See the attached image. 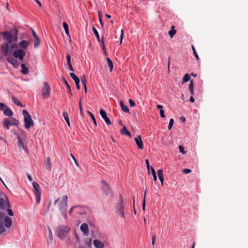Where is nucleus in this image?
Here are the masks:
<instances>
[{
  "label": "nucleus",
  "instance_id": "nucleus-1",
  "mask_svg": "<svg viewBox=\"0 0 248 248\" xmlns=\"http://www.w3.org/2000/svg\"><path fill=\"white\" fill-rule=\"evenodd\" d=\"M18 30L16 28L10 31H5L0 33L2 35L3 39L6 41V43L2 44L1 46V50L3 52L4 56H7L9 52V44L12 43L13 41L16 42L17 41Z\"/></svg>",
  "mask_w": 248,
  "mask_h": 248
},
{
  "label": "nucleus",
  "instance_id": "nucleus-2",
  "mask_svg": "<svg viewBox=\"0 0 248 248\" xmlns=\"http://www.w3.org/2000/svg\"><path fill=\"white\" fill-rule=\"evenodd\" d=\"M67 199L68 197L67 195L64 196L62 199L59 198L54 202V204L60 202L59 204V209L62 213V215L65 219L67 218Z\"/></svg>",
  "mask_w": 248,
  "mask_h": 248
},
{
  "label": "nucleus",
  "instance_id": "nucleus-3",
  "mask_svg": "<svg viewBox=\"0 0 248 248\" xmlns=\"http://www.w3.org/2000/svg\"><path fill=\"white\" fill-rule=\"evenodd\" d=\"M22 114L24 116L25 127L26 129H29L31 126L33 125L34 123L30 114L27 110L23 109L22 110Z\"/></svg>",
  "mask_w": 248,
  "mask_h": 248
},
{
  "label": "nucleus",
  "instance_id": "nucleus-4",
  "mask_svg": "<svg viewBox=\"0 0 248 248\" xmlns=\"http://www.w3.org/2000/svg\"><path fill=\"white\" fill-rule=\"evenodd\" d=\"M70 230V228L66 225L60 226L57 230V236L61 239L65 238Z\"/></svg>",
  "mask_w": 248,
  "mask_h": 248
},
{
  "label": "nucleus",
  "instance_id": "nucleus-5",
  "mask_svg": "<svg viewBox=\"0 0 248 248\" xmlns=\"http://www.w3.org/2000/svg\"><path fill=\"white\" fill-rule=\"evenodd\" d=\"M2 124L3 126L8 130L11 125H18L19 122L14 118H5Z\"/></svg>",
  "mask_w": 248,
  "mask_h": 248
},
{
  "label": "nucleus",
  "instance_id": "nucleus-6",
  "mask_svg": "<svg viewBox=\"0 0 248 248\" xmlns=\"http://www.w3.org/2000/svg\"><path fill=\"white\" fill-rule=\"evenodd\" d=\"M12 54L16 58H18L20 60L22 61L25 56V52L21 48H18L14 51L9 50V54Z\"/></svg>",
  "mask_w": 248,
  "mask_h": 248
},
{
  "label": "nucleus",
  "instance_id": "nucleus-7",
  "mask_svg": "<svg viewBox=\"0 0 248 248\" xmlns=\"http://www.w3.org/2000/svg\"><path fill=\"white\" fill-rule=\"evenodd\" d=\"M101 188L104 193L108 197H112V192L109 186L104 181H102Z\"/></svg>",
  "mask_w": 248,
  "mask_h": 248
},
{
  "label": "nucleus",
  "instance_id": "nucleus-8",
  "mask_svg": "<svg viewBox=\"0 0 248 248\" xmlns=\"http://www.w3.org/2000/svg\"><path fill=\"white\" fill-rule=\"evenodd\" d=\"M34 193L36 196V202L39 203L41 200V188L38 183L33 182L32 184Z\"/></svg>",
  "mask_w": 248,
  "mask_h": 248
},
{
  "label": "nucleus",
  "instance_id": "nucleus-9",
  "mask_svg": "<svg viewBox=\"0 0 248 248\" xmlns=\"http://www.w3.org/2000/svg\"><path fill=\"white\" fill-rule=\"evenodd\" d=\"M50 87L46 82H44L42 89V94L44 98H48L50 96Z\"/></svg>",
  "mask_w": 248,
  "mask_h": 248
},
{
  "label": "nucleus",
  "instance_id": "nucleus-10",
  "mask_svg": "<svg viewBox=\"0 0 248 248\" xmlns=\"http://www.w3.org/2000/svg\"><path fill=\"white\" fill-rule=\"evenodd\" d=\"M123 198L121 195H120L119 199L117 205V212L121 217H124V214L123 212Z\"/></svg>",
  "mask_w": 248,
  "mask_h": 248
},
{
  "label": "nucleus",
  "instance_id": "nucleus-11",
  "mask_svg": "<svg viewBox=\"0 0 248 248\" xmlns=\"http://www.w3.org/2000/svg\"><path fill=\"white\" fill-rule=\"evenodd\" d=\"M9 207L10 203L7 198L6 197H5V199L0 198V208L4 210Z\"/></svg>",
  "mask_w": 248,
  "mask_h": 248
},
{
  "label": "nucleus",
  "instance_id": "nucleus-12",
  "mask_svg": "<svg viewBox=\"0 0 248 248\" xmlns=\"http://www.w3.org/2000/svg\"><path fill=\"white\" fill-rule=\"evenodd\" d=\"M75 206V213L76 214L82 215L86 213L85 208L81 205H76Z\"/></svg>",
  "mask_w": 248,
  "mask_h": 248
},
{
  "label": "nucleus",
  "instance_id": "nucleus-13",
  "mask_svg": "<svg viewBox=\"0 0 248 248\" xmlns=\"http://www.w3.org/2000/svg\"><path fill=\"white\" fill-rule=\"evenodd\" d=\"M100 114L101 117L104 119L105 122L107 124H111V121L109 118L107 116L106 112L104 109L102 108L100 109Z\"/></svg>",
  "mask_w": 248,
  "mask_h": 248
},
{
  "label": "nucleus",
  "instance_id": "nucleus-14",
  "mask_svg": "<svg viewBox=\"0 0 248 248\" xmlns=\"http://www.w3.org/2000/svg\"><path fill=\"white\" fill-rule=\"evenodd\" d=\"M80 230L83 232V234L85 236H87L89 233V230L88 225L87 223H82L80 226Z\"/></svg>",
  "mask_w": 248,
  "mask_h": 248
},
{
  "label": "nucleus",
  "instance_id": "nucleus-15",
  "mask_svg": "<svg viewBox=\"0 0 248 248\" xmlns=\"http://www.w3.org/2000/svg\"><path fill=\"white\" fill-rule=\"evenodd\" d=\"M30 44V42L29 41L23 40L19 42L18 44V46L20 47L19 48H21L24 50L27 49Z\"/></svg>",
  "mask_w": 248,
  "mask_h": 248
},
{
  "label": "nucleus",
  "instance_id": "nucleus-16",
  "mask_svg": "<svg viewBox=\"0 0 248 248\" xmlns=\"http://www.w3.org/2000/svg\"><path fill=\"white\" fill-rule=\"evenodd\" d=\"M4 224L6 228H10L12 224V220L11 218L8 216L5 217L4 218Z\"/></svg>",
  "mask_w": 248,
  "mask_h": 248
},
{
  "label": "nucleus",
  "instance_id": "nucleus-17",
  "mask_svg": "<svg viewBox=\"0 0 248 248\" xmlns=\"http://www.w3.org/2000/svg\"><path fill=\"white\" fill-rule=\"evenodd\" d=\"M32 32L33 36L34 38V47H37L40 45V39H39L38 35H37L36 32L32 30Z\"/></svg>",
  "mask_w": 248,
  "mask_h": 248
},
{
  "label": "nucleus",
  "instance_id": "nucleus-18",
  "mask_svg": "<svg viewBox=\"0 0 248 248\" xmlns=\"http://www.w3.org/2000/svg\"><path fill=\"white\" fill-rule=\"evenodd\" d=\"M135 141L140 149H143V145L140 136H139L135 138Z\"/></svg>",
  "mask_w": 248,
  "mask_h": 248
},
{
  "label": "nucleus",
  "instance_id": "nucleus-19",
  "mask_svg": "<svg viewBox=\"0 0 248 248\" xmlns=\"http://www.w3.org/2000/svg\"><path fill=\"white\" fill-rule=\"evenodd\" d=\"M93 244L95 248H104V244L100 241L95 239L93 241Z\"/></svg>",
  "mask_w": 248,
  "mask_h": 248
},
{
  "label": "nucleus",
  "instance_id": "nucleus-20",
  "mask_svg": "<svg viewBox=\"0 0 248 248\" xmlns=\"http://www.w3.org/2000/svg\"><path fill=\"white\" fill-rule=\"evenodd\" d=\"M7 61L11 63L15 67H17L18 63L16 60L13 57H8L7 58Z\"/></svg>",
  "mask_w": 248,
  "mask_h": 248
},
{
  "label": "nucleus",
  "instance_id": "nucleus-21",
  "mask_svg": "<svg viewBox=\"0 0 248 248\" xmlns=\"http://www.w3.org/2000/svg\"><path fill=\"white\" fill-rule=\"evenodd\" d=\"M120 133L122 135H126L129 137L131 136L130 132L127 129L125 125H123V128L121 130Z\"/></svg>",
  "mask_w": 248,
  "mask_h": 248
},
{
  "label": "nucleus",
  "instance_id": "nucleus-22",
  "mask_svg": "<svg viewBox=\"0 0 248 248\" xmlns=\"http://www.w3.org/2000/svg\"><path fill=\"white\" fill-rule=\"evenodd\" d=\"M44 165L46 170H51L50 158L49 157H47L46 162H45Z\"/></svg>",
  "mask_w": 248,
  "mask_h": 248
},
{
  "label": "nucleus",
  "instance_id": "nucleus-23",
  "mask_svg": "<svg viewBox=\"0 0 248 248\" xmlns=\"http://www.w3.org/2000/svg\"><path fill=\"white\" fill-rule=\"evenodd\" d=\"M17 139H18V147L20 148H23L24 149H26V148L25 147L23 140L21 139V138L19 137L18 135H17Z\"/></svg>",
  "mask_w": 248,
  "mask_h": 248
},
{
  "label": "nucleus",
  "instance_id": "nucleus-24",
  "mask_svg": "<svg viewBox=\"0 0 248 248\" xmlns=\"http://www.w3.org/2000/svg\"><path fill=\"white\" fill-rule=\"evenodd\" d=\"M120 103L122 109L124 112L129 113V108L126 105H125V104H124V102L122 100H121L120 101Z\"/></svg>",
  "mask_w": 248,
  "mask_h": 248
},
{
  "label": "nucleus",
  "instance_id": "nucleus-25",
  "mask_svg": "<svg viewBox=\"0 0 248 248\" xmlns=\"http://www.w3.org/2000/svg\"><path fill=\"white\" fill-rule=\"evenodd\" d=\"M3 113L6 116L8 117H11L13 114L12 111L8 107L3 110Z\"/></svg>",
  "mask_w": 248,
  "mask_h": 248
},
{
  "label": "nucleus",
  "instance_id": "nucleus-26",
  "mask_svg": "<svg viewBox=\"0 0 248 248\" xmlns=\"http://www.w3.org/2000/svg\"><path fill=\"white\" fill-rule=\"evenodd\" d=\"M107 61L108 62V66L109 68L110 72H111L113 68V64L112 61L108 57L107 58Z\"/></svg>",
  "mask_w": 248,
  "mask_h": 248
},
{
  "label": "nucleus",
  "instance_id": "nucleus-27",
  "mask_svg": "<svg viewBox=\"0 0 248 248\" xmlns=\"http://www.w3.org/2000/svg\"><path fill=\"white\" fill-rule=\"evenodd\" d=\"M21 66L22 67V70L21 71V73L23 75H27L29 73L28 68L25 66V65L23 63H22L21 65Z\"/></svg>",
  "mask_w": 248,
  "mask_h": 248
},
{
  "label": "nucleus",
  "instance_id": "nucleus-28",
  "mask_svg": "<svg viewBox=\"0 0 248 248\" xmlns=\"http://www.w3.org/2000/svg\"><path fill=\"white\" fill-rule=\"evenodd\" d=\"M188 88L190 92L191 95H193L194 94V82L192 80H190Z\"/></svg>",
  "mask_w": 248,
  "mask_h": 248
},
{
  "label": "nucleus",
  "instance_id": "nucleus-29",
  "mask_svg": "<svg viewBox=\"0 0 248 248\" xmlns=\"http://www.w3.org/2000/svg\"><path fill=\"white\" fill-rule=\"evenodd\" d=\"M12 100L17 106L20 107L22 106V103L17 99V98L16 97L12 96Z\"/></svg>",
  "mask_w": 248,
  "mask_h": 248
},
{
  "label": "nucleus",
  "instance_id": "nucleus-30",
  "mask_svg": "<svg viewBox=\"0 0 248 248\" xmlns=\"http://www.w3.org/2000/svg\"><path fill=\"white\" fill-rule=\"evenodd\" d=\"M62 115H63V117L64 119H65V121L66 122L67 124L68 125V126H70V123L68 113L64 111L63 112Z\"/></svg>",
  "mask_w": 248,
  "mask_h": 248
},
{
  "label": "nucleus",
  "instance_id": "nucleus-31",
  "mask_svg": "<svg viewBox=\"0 0 248 248\" xmlns=\"http://www.w3.org/2000/svg\"><path fill=\"white\" fill-rule=\"evenodd\" d=\"M70 76L75 81V83L77 82H80V80L79 78L77 76H76V75L74 73H70Z\"/></svg>",
  "mask_w": 248,
  "mask_h": 248
},
{
  "label": "nucleus",
  "instance_id": "nucleus-32",
  "mask_svg": "<svg viewBox=\"0 0 248 248\" xmlns=\"http://www.w3.org/2000/svg\"><path fill=\"white\" fill-rule=\"evenodd\" d=\"M93 31L95 37H96L97 41L100 42V39L99 34L97 30L94 27H93Z\"/></svg>",
  "mask_w": 248,
  "mask_h": 248
},
{
  "label": "nucleus",
  "instance_id": "nucleus-33",
  "mask_svg": "<svg viewBox=\"0 0 248 248\" xmlns=\"http://www.w3.org/2000/svg\"><path fill=\"white\" fill-rule=\"evenodd\" d=\"M62 25H63V28L64 29V31H65V32L66 34L67 35H69V33L68 26V25L67 24V23L66 22H64L62 23Z\"/></svg>",
  "mask_w": 248,
  "mask_h": 248
},
{
  "label": "nucleus",
  "instance_id": "nucleus-34",
  "mask_svg": "<svg viewBox=\"0 0 248 248\" xmlns=\"http://www.w3.org/2000/svg\"><path fill=\"white\" fill-rule=\"evenodd\" d=\"M49 231V240H47V243L51 242L53 240L52 233L50 228H48Z\"/></svg>",
  "mask_w": 248,
  "mask_h": 248
},
{
  "label": "nucleus",
  "instance_id": "nucleus-35",
  "mask_svg": "<svg viewBox=\"0 0 248 248\" xmlns=\"http://www.w3.org/2000/svg\"><path fill=\"white\" fill-rule=\"evenodd\" d=\"M100 42H101V43L102 49H103L104 53L106 54V46H105V42H104L103 37H102L101 40H100Z\"/></svg>",
  "mask_w": 248,
  "mask_h": 248
},
{
  "label": "nucleus",
  "instance_id": "nucleus-36",
  "mask_svg": "<svg viewBox=\"0 0 248 248\" xmlns=\"http://www.w3.org/2000/svg\"><path fill=\"white\" fill-rule=\"evenodd\" d=\"M191 47H192V50H193V52L194 55L195 56L196 60L197 61H198L199 60V56H198V54H197V52L196 51V49H195L194 46L193 45H192Z\"/></svg>",
  "mask_w": 248,
  "mask_h": 248
},
{
  "label": "nucleus",
  "instance_id": "nucleus-37",
  "mask_svg": "<svg viewBox=\"0 0 248 248\" xmlns=\"http://www.w3.org/2000/svg\"><path fill=\"white\" fill-rule=\"evenodd\" d=\"M190 79V77L189 74H186L183 78V81L184 82H186Z\"/></svg>",
  "mask_w": 248,
  "mask_h": 248
},
{
  "label": "nucleus",
  "instance_id": "nucleus-38",
  "mask_svg": "<svg viewBox=\"0 0 248 248\" xmlns=\"http://www.w3.org/2000/svg\"><path fill=\"white\" fill-rule=\"evenodd\" d=\"M176 32V30H170L169 31V34L170 38H172Z\"/></svg>",
  "mask_w": 248,
  "mask_h": 248
},
{
  "label": "nucleus",
  "instance_id": "nucleus-39",
  "mask_svg": "<svg viewBox=\"0 0 248 248\" xmlns=\"http://www.w3.org/2000/svg\"><path fill=\"white\" fill-rule=\"evenodd\" d=\"M88 114L90 115V116H91L93 121V123L95 125H97V124H96V120H95V118L94 116V115L90 111H88Z\"/></svg>",
  "mask_w": 248,
  "mask_h": 248
},
{
  "label": "nucleus",
  "instance_id": "nucleus-40",
  "mask_svg": "<svg viewBox=\"0 0 248 248\" xmlns=\"http://www.w3.org/2000/svg\"><path fill=\"white\" fill-rule=\"evenodd\" d=\"M5 231V229L3 225V223L0 220V233L4 232Z\"/></svg>",
  "mask_w": 248,
  "mask_h": 248
},
{
  "label": "nucleus",
  "instance_id": "nucleus-41",
  "mask_svg": "<svg viewBox=\"0 0 248 248\" xmlns=\"http://www.w3.org/2000/svg\"><path fill=\"white\" fill-rule=\"evenodd\" d=\"M146 190H145V191L144 192V198H143V202H142V209L144 211L145 210V197H146Z\"/></svg>",
  "mask_w": 248,
  "mask_h": 248
},
{
  "label": "nucleus",
  "instance_id": "nucleus-42",
  "mask_svg": "<svg viewBox=\"0 0 248 248\" xmlns=\"http://www.w3.org/2000/svg\"><path fill=\"white\" fill-rule=\"evenodd\" d=\"M173 123H174L173 119H170V122H169V125H168V129L169 130H170L171 128V127L173 124Z\"/></svg>",
  "mask_w": 248,
  "mask_h": 248
},
{
  "label": "nucleus",
  "instance_id": "nucleus-43",
  "mask_svg": "<svg viewBox=\"0 0 248 248\" xmlns=\"http://www.w3.org/2000/svg\"><path fill=\"white\" fill-rule=\"evenodd\" d=\"M63 81H64V84L66 86L67 88H68L69 93L72 94L71 88L70 87V86H69L68 82L65 79L63 80Z\"/></svg>",
  "mask_w": 248,
  "mask_h": 248
},
{
  "label": "nucleus",
  "instance_id": "nucleus-44",
  "mask_svg": "<svg viewBox=\"0 0 248 248\" xmlns=\"http://www.w3.org/2000/svg\"><path fill=\"white\" fill-rule=\"evenodd\" d=\"M66 61L68 65L72 64L71 62V56L69 54H68L66 56Z\"/></svg>",
  "mask_w": 248,
  "mask_h": 248
},
{
  "label": "nucleus",
  "instance_id": "nucleus-45",
  "mask_svg": "<svg viewBox=\"0 0 248 248\" xmlns=\"http://www.w3.org/2000/svg\"><path fill=\"white\" fill-rule=\"evenodd\" d=\"M145 162H146V166H147V170L148 171V172L150 173V169L151 168V166H150L149 160L148 159H146Z\"/></svg>",
  "mask_w": 248,
  "mask_h": 248
},
{
  "label": "nucleus",
  "instance_id": "nucleus-46",
  "mask_svg": "<svg viewBox=\"0 0 248 248\" xmlns=\"http://www.w3.org/2000/svg\"><path fill=\"white\" fill-rule=\"evenodd\" d=\"M179 150H180V152H181L182 154H186V152L184 150V147H183L181 145H179Z\"/></svg>",
  "mask_w": 248,
  "mask_h": 248
},
{
  "label": "nucleus",
  "instance_id": "nucleus-47",
  "mask_svg": "<svg viewBox=\"0 0 248 248\" xmlns=\"http://www.w3.org/2000/svg\"><path fill=\"white\" fill-rule=\"evenodd\" d=\"M7 107L3 103H0V110H3L4 108H6Z\"/></svg>",
  "mask_w": 248,
  "mask_h": 248
},
{
  "label": "nucleus",
  "instance_id": "nucleus-48",
  "mask_svg": "<svg viewBox=\"0 0 248 248\" xmlns=\"http://www.w3.org/2000/svg\"><path fill=\"white\" fill-rule=\"evenodd\" d=\"M128 101L131 107H133L136 105L135 103L131 99H129Z\"/></svg>",
  "mask_w": 248,
  "mask_h": 248
},
{
  "label": "nucleus",
  "instance_id": "nucleus-49",
  "mask_svg": "<svg viewBox=\"0 0 248 248\" xmlns=\"http://www.w3.org/2000/svg\"><path fill=\"white\" fill-rule=\"evenodd\" d=\"M157 175L158 177L163 176V170L161 169L157 170Z\"/></svg>",
  "mask_w": 248,
  "mask_h": 248
},
{
  "label": "nucleus",
  "instance_id": "nucleus-50",
  "mask_svg": "<svg viewBox=\"0 0 248 248\" xmlns=\"http://www.w3.org/2000/svg\"><path fill=\"white\" fill-rule=\"evenodd\" d=\"M183 172L185 174H188L191 172V170L188 169H185L183 170Z\"/></svg>",
  "mask_w": 248,
  "mask_h": 248
},
{
  "label": "nucleus",
  "instance_id": "nucleus-51",
  "mask_svg": "<svg viewBox=\"0 0 248 248\" xmlns=\"http://www.w3.org/2000/svg\"><path fill=\"white\" fill-rule=\"evenodd\" d=\"M18 47L19 46H18V45L16 43H14L12 45H11V48L12 49H15V48L18 49Z\"/></svg>",
  "mask_w": 248,
  "mask_h": 248
},
{
  "label": "nucleus",
  "instance_id": "nucleus-52",
  "mask_svg": "<svg viewBox=\"0 0 248 248\" xmlns=\"http://www.w3.org/2000/svg\"><path fill=\"white\" fill-rule=\"evenodd\" d=\"M121 32V35H120V44H122V40H123V37L124 36V33L123 30H122Z\"/></svg>",
  "mask_w": 248,
  "mask_h": 248
},
{
  "label": "nucleus",
  "instance_id": "nucleus-53",
  "mask_svg": "<svg viewBox=\"0 0 248 248\" xmlns=\"http://www.w3.org/2000/svg\"><path fill=\"white\" fill-rule=\"evenodd\" d=\"M7 213L10 216H13L14 215V213L11 209H7Z\"/></svg>",
  "mask_w": 248,
  "mask_h": 248
},
{
  "label": "nucleus",
  "instance_id": "nucleus-54",
  "mask_svg": "<svg viewBox=\"0 0 248 248\" xmlns=\"http://www.w3.org/2000/svg\"><path fill=\"white\" fill-rule=\"evenodd\" d=\"M70 156L72 157V158H73V160L75 161V163H76V165H77V166H78V162H77V160L76 159V158H75V156H74V155H73V154H70Z\"/></svg>",
  "mask_w": 248,
  "mask_h": 248
},
{
  "label": "nucleus",
  "instance_id": "nucleus-55",
  "mask_svg": "<svg viewBox=\"0 0 248 248\" xmlns=\"http://www.w3.org/2000/svg\"><path fill=\"white\" fill-rule=\"evenodd\" d=\"M160 116L162 118H164L165 117V114H164V111L163 110V109H161L160 110Z\"/></svg>",
  "mask_w": 248,
  "mask_h": 248
},
{
  "label": "nucleus",
  "instance_id": "nucleus-56",
  "mask_svg": "<svg viewBox=\"0 0 248 248\" xmlns=\"http://www.w3.org/2000/svg\"><path fill=\"white\" fill-rule=\"evenodd\" d=\"M74 212H75V206H73L70 210L69 211V214L70 215H71L72 214V213Z\"/></svg>",
  "mask_w": 248,
  "mask_h": 248
},
{
  "label": "nucleus",
  "instance_id": "nucleus-57",
  "mask_svg": "<svg viewBox=\"0 0 248 248\" xmlns=\"http://www.w3.org/2000/svg\"><path fill=\"white\" fill-rule=\"evenodd\" d=\"M79 109H80V113L81 114V115L82 116H83V110H82V108L81 104L80 101L79 102Z\"/></svg>",
  "mask_w": 248,
  "mask_h": 248
},
{
  "label": "nucleus",
  "instance_id": "nucleus-58",
  "mask_svg": "<svg viewBox=\"0 0 248 248\" xmlns=\"http://www.w3.org/2000/svg\"><path fill=\"white\" fill-rule=\"evenodd\" d=\"M81 80L82 83H86V82H87L86 78L84 76L81 77Z\"/></svg>",
  "mask_w": 248,
  "mask_h": 248
},
{
  "label": "nucleus",
  "instance_id": "nucleus-59",
  "mask_svg": "<svg viewBox=\"0 0 248 248\" xmlns=\"http://www.w3.org/2000/svg\"><path fill=\"white\" fill-rule=\"evenodd\" d=\"M158 178H159V179L162 185H163V182H164V176H161V177H158Z\"/></svg>",
  "mask_w": 248,
  "mask_h": 248
},
{
  "label": "nucleus",
  "instance_id": "nucleus-60",
  "mask_svg": "<svg viewBox=\"0 0 248 248\" xmlns=\"http://www.w3.org/2000/svg\"><path fill=\"white\" fill-rule=\"evenodd\" d=\"M40 7L42 6L41 2L39 0H34Z\"/></svg>",
  "mask_w": 248,
  "mask_h": 248
},
{
  "label": "nucleus",
  "instance_id": "nucleus-61",
  "mask_svg": "<svg viewBox=\"0 0 248 248\" xmlns=\"http://www.w3.org/2000/svg\"><path fill=\"white\" fill-rule=\"evenodd\" d=\"M68 65V69L71 71H74V69L72 67V64H70V65Z\"/></svg>",
  "mask_w": 248,
  "mask_h": 248
},
{
  "label": "nucleus",
  "instance_id": "nucleus-62",
  "mask_svg": "<svg viewBox=\"0 0 248 248\" xmlns=\"http://www.w3.org/2000/svg\"><path fill=\"white\" fill-rule=\"evenodd\" d=\"M152 244L153 245H154L155 243V236H152Z\"/></svg>",
  "mask_w": 248,
  "mask_h": 248
},
{
  "label": "nucleus",
  "instance_id": "nucleus-63",
  "mask_svg": "<svg viewBox=\"0 0 248 248\" xmlns=\"http://www.w3.org/2000/svg\"><path fill=\"white\" fill-rule=\"evenodd\" d=\"M150 169L151 170V171H152V174H155V173H156L155 169L152 167H151Z\"/></svg>",
  "mask_w": 248,
  "mask_h": 248
},
{
  "label": "nucleus",
  "instance_id": "nucleus-64",
  "mask_svg": "<svg viewBox=\"0 0 248 248\" xmlns=\"http://www.w3.org/2000/svg\"><path fill=\"white\" fill-rule=\"evenodd\" d=\"M76 87L78 90L80 89V86H79V82L76 83Z\"/></svg>",
  "mask_w": 248,
  "mask_h": 248
}]
</instances>
